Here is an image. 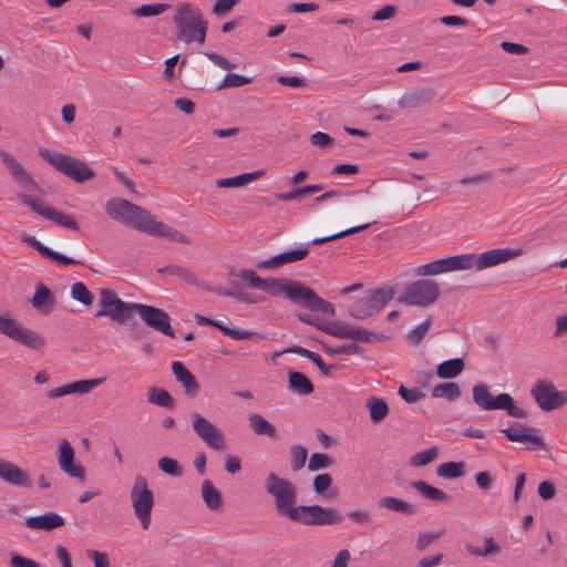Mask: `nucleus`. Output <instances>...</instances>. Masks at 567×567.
Instances as JSON below:
<instances>
[{
	"mask_svg": "<svg viewBox=\"0 0 567 567\" xmlns=\"http://www.w3.org/2000/svg\"><path fill=\"white\" fill-rule=\"evenodd\" d=\"M265 489L274 498L278 515L292 523L307 526L337 525L343 522L342 514L334 507L321 505H296L298 492L289 480L270 472L265 480Z\"/></svg>",
	"mask_w": 567,
	"mask_h": 567,
	"instance_id": "f257e3e1",
	"label": "nucleus"
},
{
	"mask_svg": "<svg viewBox=\"0 0 567 567\" xmlns=\"http://www.w3.org/2000/svg\"><path fill=\"white\" fill-rule=\"evenodd\" d=\"M106 214L124 226L140 230L153 237L166 238L181 244H189V238L177 229L157 221L145 208L121 197H113L105 204Z\"/></svg>",
	"mask_w": 567,
	"mask_h": 567,
	"instance_id": "f03ea898",
	"label": "nucleus"
},
{
	"mask_svg": "<svg viewBox=\"0 0 567 567\" xmlns=\"http://www.w3.org/2000/svg\"><path fill=\"white\" fill-rule=\"evenodd\" d=\"M522 249H512V248H495L482 254H463L455 255L445 258L446 270L455 271V270H468L475 269L476 271L484 270L489 267H494L504 262H507L512 259H515L522 256Z\"/></svg>",
	"mask_w": 567,
	"mask_h": 567,
	"instance_id": "7ed1b4c3",
	"label": "nucleus"
},
{
	"mask_svg": "<svg viewBox=\"0 0 567 567\" xmlns=\"http://www.w3.org/2000/svg\"><path fill=\"white\" fill-rule=\"evenodd\" d=\"M174 23L178 30L177 38L185 42L203 44L206 39L208 23L197 4L179 2L175 7Z\"/></svg>",
	"mask_w": 567,
	"mask_h": 567,
	"instance_id": "20e7f679",
	"label": "nucleus"
},
{
	"mask_svg": "<svg viewBox=\"0 0 567 567\" xmlns=\"http://www.w3.org/2000/svg\"><path fill=\"white\" fill-rule=\"evenodd\" d=\"M298 318L301 322L311 324L324 332H327L330 336L342 338V339H350L353 341L359 342H374V341H382L385 339V337L381 333H377L373 331H369L361 327H352L350 323L342 322V321H331L327 323L326 326H322L318 320L312 319L310 315L307 313H300L298 315Z\"/></svg>",
	"mask_w": 567,
	"mask_h": 567,
	"instance_id": "39448f33",
	"label": "nucleus"
},
{
	"mask_svg": "<svg viewBox=\"0 0 567 567\" xmlns=\"http://www.w3.org/2000/svg\"><path fill=\"white\" fill-rule=\"evenodd\" d=\"M39 155L75 183H84L95 177L94 171L80 158L62 153H51L48 148H40Z\"/></svg>",
	"mask_w": 567,
	"mask_h": 567,
	"instance_id": "423d86ee",
	"label": "nucleus"
},
{
	"mask_svg": "<svg viewBox=\"0 0 567 567\" xmlns=\"http://www.w3.org/2000/svg\"><path fill=\"white\" fill-rule=\"evenodd\" d=\"M286 298L311 311H319L328 316L336 315V308L331 302L320 298L313 289L298 280H291Z\"/></svg>",
	"mask_w": 567,
	"mask_h": 567,
	"instance_id": "0eeeda50",
	"label": "nucleus"
},
{
	"mask_svg": "<svg viewBox=\"0 0 567 567\" xmlns=\"http://www.w3.org/2000/svg\"><path fill=\"white\" fill-rule=\"evenodd\" d=\"M0 333L32 350H41L45 346L40 333L23 327L9 313L0 315Z\"/></svg>",
	"mask_w": 567,
	"mask_h": 567,
	"instance_id": "6e6552de",
	"label": "nucleus"
},
{
	"mask_svg": "<svg viewBox=\"0 0 567 567\" xmlns=\"http://www.w3.org/2000/svg\"><path fill=\"white\" fill-rule=\"evenodd\" d=\"M394 297L392 287H383L373 290L368 297L354 301L349 313L352 318L364 320L379 313Z\"/></svg>",
	"mask_w": 567,
	"mask_h": 567,
	"instance_id": "1a4fd4ad",
	"label": "nucleus"
},
{
	"mask_svg": "<svg viewBox=\"0 0 567 567\" xmlns=\"http://www.w3.org/2000/svg\"><path fill=\"white\" fill-rule=\"evenodd\" d=\"M131 501L135 516L141 522L143 529L147 530L151 525V513L154 506L153 492L147 486L143 475H136L131 489Z\"/></svg>",
	"mask_w": 567,
	"mask_h": 567,
	"instance_id": "9d476101",
	"label": "nucleus"
},
{
	"mask_svg": "<svg viewBox=\"0 0 567 567\" xmlns=\"http://www.w3.org/2000/svg\"><path fill=\"white\" fill-rule=\"evenodd\" d=\"M440 287L430 279H421L410 284L405 292L400 297V302L408 306L426 307L437 300Z\"/></svg>",
	"mask_w": 567,
	"mask_h": 567,
	"instance_id": "9b49d317",
	"label": "nucleus"
},
{
	"mask_svg": "<svg viewBox=\"0 0 567 567\" xmlns=\"http://www.w3.org/2000/svg\"><path fill=\"white\" fill-rule=\"evenodd\" d=\"M99 305L101 309L95 312V317H109L116 322H123L132 318V312L136 303L124 302L112 289H102Z\"/></svg>",
	"mask_w": 567,
	"mask_h": 567,
	"instance_id": "f8f14e48",
	"label": "nucleus"
},
{
	"mask_svg": "<svg viewBox=\"0 0 567 567\" xmlns=\"http://www.w3.org/2000/svg\"><path fill=\"white\" fill-rule=\"evenodd\" d=\"M530 395L545 412L561 408L567 403V391H558L553 382L538 379L530 389Z\"/></svg>",
	"mask_w": 567,
	"mask_h": 567,
	"instance_id": "ddd939ff",
	"label": "nucleus"
},
{
	"mask_svg": "<svg viewBox=\"0 0 567 567\" xmlns=\"http://www.w3.org/2000/svg\"><path fill=\"white\" fill-rule=\"evenodd\" d=\"M193 431L209 447L216 451L226 449V441L223 432L202 414H190Z\"/></svg>",
	"mask_w": 567,
	"mask_h": 567,
	"instance_id": "4468645a",
	"label": "nucleus"
},
{
	"mask_svg": "<svg viewBox=\"0 0 567 567\" xmlns=\"http://www.w3.org/2000/svg\"><path fill=\"white\" fill-rule=\"evenodd\" d=\"M238 277L246 281L249 287L260 289L271 296H285L292 279L289 278H261L251 269H244Z\"/></svg>",
	"mask_w": 567,
	"mask_h": 567,
	"instance_id": "2eb2a0df",
	"label": "nucleus"
},
{
	"mask_svg": "<svg viewBox=\"0 0 567 567\" xmlns=\"http://www.w3.org/2000/svg\"><path fill=\"white\" fill-rule=\"evenodd\" d=\"M134 311L138 313L143 322H145L155 331H158L167 337H175L174 329L171 326V318L168 313L163 309L156 308L154 306L137 303L134 306Z\"/></svg>",
	"mask_w": 567,
	"mask_h": 567,
	"instance_id": "dca6fc26",
	"label": "nucleus"
},
{
	"mask_svg": "<svg viewBox=\"0 0 567 567\" xmlns=\"http://www.w3.org/2000/svg\"><path fill=\"white\" fill-rule=\"evenodd\" d=\"M0 161L13 178L17 185L23 187L27 190H40L41 187L32 178V176L25 171V168L16 159V157L4 151L0 150Z\"/></svg>",
	"mask_w": 567,
	"mask_h": 567,
	"instance_id": "f3484780",
	"label": "nucleus"
},
{
	"mask_svg": "<svg viewBox=\"0 0 567 567\" xmlns=\"http://www.w3.org/2000/svg\"><path fill=\"white\" fill-rule=\"evenodd\" d=\"M75 451L65 439L59 443L58 464L62 472L72 478L85 480V470L81 464L74 463Z\"/></svg>",
	"mask_w": 567,
	"mask_h": 567,
	"instance_id": "a211bd4d",
	"label": "nucleus"
},
{
	"mask_svg": "<svg viewBox=\"0 0 567 567\" xmlns=\"http://www.w3.org/2000/svg\"><path fill=\"white\" fill-rule=\"evenodd\" d=\"M0 480L12 486H32L31 477L25 470L3 458H0Z\"/></svg>",
	"mask_w": 567,
	"mask_h": 567,
	"instance_id": "6ab92c4d",
	"label": "nucleus"
},
{
	"mask_svg": "<svg viewBox=\"0 0 567 567\" xmlns=\"http://www.w3.org/2000/svg\"><path fill=\"white\" fill-rule=\"evenodd\" d=\"M522 430L516 427H507L503 429L502 433L512 441V442H523L528 443L529 450H545V443L540 436L537 435V430L534 427H527L525 425H520Z\"/></svg>",
	"mask_w": 567,
	"mask_h": 567,
	"instance_id": "aec40b11",
	"label": "nucleus"
},
{
	"mask_svg": "<svg viewBox=\"0 0 567 567\" xmlns=\"http://www.w3.org/2000/svg\"><path fill=\"white\" fill-rule=\"evenodd\" d=\"M436 91L433 89L412 87L404 92L398 101L401 109H416L432 103L436 99Z\"/></svg>",
	"mask_w": 567,
	"mask_h": 567,
	"instance_id": "412c9836",
	"label": "nucleus"
},
{
	"mask_svg": "<svg viewBox=\"0 0 567 567\" xmlns=\"http://www.w3.org/2000/svg\"><path fill=\"white\" fill-rule=\"evenodd\" d=\"M104 379L79 380L72 383L54 388L48 392L50 399H58L69 394H86L102 384Z\"/></svg>",
	"mask_w": 567,
	"mask_h": 567,
	"instance_id": "4be33fe9",
	"label": "nucleus"
},
{
	"mask_svg": "<svg viewBox=\"0 0 567 567\" xmlns=\"http://www.w3.org/2000/svg\"><path fill=\"white\" fill-rule=\"evenodd\" d=\"M309 254L308 247H302L278 254L257 264L259 269H276L284 265L292 264L305 259Z\"/></svg>",
	"mask_w": 567,
	"mask_h": 567,
	"instance_id": "5701e85b",
	"label": "nucleus"
},
{
	"mask_svg": "<svg viewBox=\"0 0 567 567\" xmlns=\"http://www.w3.org/2000/svg\"><path fill=\"white\" fill-rule=\"evenodd\" d=\"M195 320L199 324H208L219 329L225 336L229 337L233 340H245L258 337L260 339H265V336L258 332L234 329L226 326L224 322L210 319L208 317L196 315Z\"/></svg>",
	"mask_w": 567,
	"mask_h": 567,
	"instance_id": "b1692460",
	"label": "nucleus"
},
{
	"mask_svg": "<svg viewBox=\"0 0 567 567\" xmlns=\"http://www.w3.org/2000/svg\"><path fill=\"white\" fill-rule=\"evenodd\" d=\"M30 529L51 532L64 525V518L54 512H47L43 515L31 516L24 520Z\"/></svg>",
	"mask_w": 567,
	"mask_h": 567,
	"instance_id": "393cba45",
	"label": "nucleus"
},
{
	"mask_svg": "<svg viewBox=\"0 0 567 567\" xmlns=\"http://www.w3.org/2000/svg\"><path fill=\"white\" fill-rule=\"evenodd\" d=\"M473 401L482 410L492 411L498 410L499 400L503 393L493 396L488 386L484 383L475 384L472 389Z\"/></svg>",
	"mask_w": 567,
	"mask_h": 567,
	"instance_id": "a878e982",
	"label": "nucleus"
},
{
	"mask_svg": "<svg viewBox=\"0 0 567 567\" xmlns=\"http://www.w3.org/2000/svg\"><path fill=\"white\" fill-rule=\"evenodd\" d=\"M172 370L176 380L182 384L185 393L195 396L199 392V383L194 374L179 361L172 363Z\"/></svg>",
	"mask_w": 567,
	"mask_h": 567,
	"instance_id": "bb28decb",
	"label": "nucleus"
},
{
	"mask_svg": "<svg viewBox=\"0 0 567 567\" xmlns=\"http://www.w3.org/2000/svg\"><path fill=\"white\" fill-rule=\"evenodd\" d=\"M157 271L165 276H177L181 280H183L184 282H186L188 285H192L195 287H200L206 290H213L212 288L204 286L198 280L196 275L190 269H188L186 267H183L179 265H168V266L158 268Z\"/></svg>",
	"mask_w": 567,
	"mask_h": 567,
	"instance_id": "cd10ccee",
	"label": "nucleus"
},
{
	"mask_svg": "<svg viewBox=\"0 0 567 567\" xmlns=\"http://www.w3.org/2000/svg\"><path fill=\"white\" fill-rule=\"evenodd\" d=\"M379 506L381 508L399 513L405 516H411L416 513V507L413 504L393 496L382 497L379 501Z\"/></svg>",
	"mask_w": 567,
	"mask_h": 567,
	"instance_id": "c85d7f7f",
	"label": "nucleus"
},
{
	"mask_svg": "<svg viewBox=\"0 0 567 567\" xmlns=\"http://www.w3.org/2000/svg\"><path fill=\"white\" fill-rule=\"evenodd\" d=\"M288 383L289 389L300 395H308L315 390L312 382L302 372L289 371Z\"/></svg>",
	"mask_w": 567,
	"mask_h": 567,
	"instance_id": "c756f323",
	"label": "nucleus"
},
{
	"mask_svg": "<svg viewBox=\"0 0 567 567\" xmlns=\"http://www.w3.org/2000/svg\"><path fill=\"white\" fill-rule=\"evenodd\" d=\"M465 368L462 358H454L440 363L436 368V375L441 379H454L458 377Z\"/></svg>",
	"mask_w": 567,
	"mask_h": 567,
	"instance_id": "7c9ffc66",
	"label": "nucleus"
},
{
	"mask_svg": "<svg viewBox=\"0 0 567 567\" xmlns=\"http://www.w3.org/2000/svg\"><path fill=\"white\" fill-rule=\"evenodd\" d=\"M202 497L205 505L212 511H218L223 506L221 493L209 480H205L202 484Z\"/></svg>",
	"mask_w": 567,
	"mask_h": 567,
	"instance_id": "2f4dec72",
	"label": "nucleus"
},
{
	"mask_svg": "<svg viewBox=\"0 0 567 567\" xmlns=\"http://www.w3.org/2000/svg\"><path fill=\"white\" fill-rule=\"evenodd\" d=\"M249 426L257 435H266L270 439L277 436L276 427L270 424L261 414L251 413L248 415Z\"/></svg>",
	"mask_w": 567,
	"mask_h": 567,
	"instance_id": "473e14b6",
	"label": "nucleus"
},
{
	"mask_svg": "<svg viewBox=\"0 0 567 567\" xmlns=\"http://www.w3.org/2000/svg\"><path fill=\"white\" fill-rule=\"evenodd\" d=\"M289 351L292 353H296L302 358H306L309 361H311L312 363H315L323 375H327V377L330 375L331 372L333 370H336V368H337V365H334V364L324 363L323 360L321 359V357L317 352H313L307 348L298 346V347H293Z\"/></svg>",
	"mask_w": 567,
	"mask_h": 567,
	"instance_id": "72a5a7b5",
	"label": "nucleus"
},
{
	"mask_svg": "<svg viewBox=\"0 0 567 567\" xmlns=\"http://www.w3.org/2000/svg\"><path fill=\"white\" fill-rule=\"evenodd\" d=\"M31 302L35 309L49 312L54 303V298L50 289L40 282L37 285Z\"/></svg>",
	"mask_w": 567,
	"mask_h": 567,
	"instance_id": "f704fd0d",
	"label": "nucleus"
},
{
	"mask_svg": "<svg viewBox=\"0 0 567 567\" xmlns=\"http://www.w3.org/2000/svg\"><path fill=\"white\" fill-rule=\"evenodd\" d=\"M411 486L427 499L443 503L450 499V496L445 492L427 484L425 481H414L411 483Z\"/></svg>",
	"mask_w": 567,
	"mask_h": 567,
	"instance_id": "c9c22d12",
	"label": "nucleus"
},
{
	"mask_svg": "<svg viewBox=\"0 0 567 567\" xmlns=\"http://www.w3.org/2000/svg\"><path fill=\"white\" fill-rule=\"evenodd\" d=\"M147 402L165 409H173L175 406V400L169 392L156 386L148 389Z\"/></svg>",
	"mask_w": 567,
	"mask_h": 567,
	"instance_id": "e433bc0d",
	"label": "nucleus"
},
{
	"mask_svg": "<svg viewBox=\"0 0 567 567\" xmlns=\"http://www.w3.org/2000/svg\"><path fill=\"white\" fill-rule=\"evenodd\" d=\"M262 175H264L262 171H255V172H251V173L240 174V175L235 176V177L217 179L216 181V185L218 187H220V188H225V187H239V186H244V185L248 184L249 182L258 179Z\"/></svg>",
	"mask_w": 567,
	"mask_h": 567,
	"instance_id": "4c0bfd02",
	"label": "nucleus"
},
{
	"mask_svg": "<svg viewBox=\"0 0 567 567\" xmlns=\"http://www.w3.org/2000/svg\"><path fill=\"white\" fill-rule=\"evenodd\" d=\"M432 398H443L447 401H455L461 395V389L457 383L445 382L435 385L431 390Z\"/></svg>",
	"mask_w": 567,
	"mask_h": 567,
	"instance_id": "58836bf2",
	"label": "nucleus"
},
{
	"mask_svg": "<svg viewBox=\"0 0 567 567\" xmlns=\"http://www.w3.org/2000/svg\"><path fill=\"white\" fill-rule=\"evenodd\" d=\"M370 417L373 423H379L389 414V405L383 399L370 398L367 402Z\"/></svg>",
	"mask_w": 567,
	"mask_h": 567,
	"instance_id": "ea45409f",
	"label": "nucleus"
},
{
	"mask_svg": "<svg viewBox=\"0 0 567 567\" xmlns=\"http://www.w3.org/2000/svg\"><path fill=\"white\" fill-rule=\"evenodd\" d=\"M18 199L22 204L29 206L34 213L39 214L40 216L47 219L51 215L49 212H52L54 209L52 207L45 206L41 199L24 193H19Z\"/></svg>",
	"mask_w": 567,
	"mask_h": 567,
	"instance_id": "a19ab883",
	"label": "nucleus"
},
{
	"mask_svg": "<svg viewBox=\"0 0 567 567\" xmlns=\"http://www.w3.org/2000/svg\"><path fill=\"white\" fill-rule=\"evenodd\" d=\"M463 462H445L437 466L436 474L441 477L454 480L464 475Z\"/></svg>",
	"mask_w": 567,
	"mask_h": 567,
	"instance_id": "79ce46f5",
	"label": "nucleus"
},
{
	"mask_svg": "<svg viewBox=\"0 0 567 567\" xmlns=\"http://www.w3.org/2000/svg\"><path fill=\"white\" fill-rule=\"evenodd\" d=\"M499 401L498 410H505L509 416L516 419H526L528 416V412L517 406L508 393H503Z\"/></svg>",
	"mask_w": 567,
	"mask_h": 567,
	"instance_id": "37998d69",
	"label": "nucleus"
},
{
	"mask_svg": "<svg viewBox=\"0 0 567 567\" xmlns=\"http://www.w3.org/2000/svg\"><path fill=\"white\" fill-rule=\"evenodd\" d=\"M308 451L303 445L295 444L290 446V466L292 472L300 471L307 461Z\"/></svg>",
	"mask_w": 567,
	"mask_h": 567,
	"instance_id": "c03bdc74",
	"label": "nucleus"
},
{
	"mask_svg": "<svg viewBox=\"0 0 567 567\" xmlns=\"http://www.w3.org/2000/svg\"><path fill=\"white\" fill-rule=\"evenodd\" d=\"M71 297L74 300L83 303L84 306L92 305L94 300L93 293L86 288V286L83 282L80 281L74 282L71 286Z\"/></svg>",
	"mask_w": 567,
	"mask_h": 567,
	"instance_id": "a18cd8bd",
	"label": "nucleus"
},
{
	"mask_svg": "<svg viewBox=\"0 0 567 567\" xmlns=\"http://www.w3.org/2000/svg\"><path fill=\"white\" fill-rule=\"evenodd\" d=\"M370 226H371L370 223L364 224V225H360V226H354V227L341 230L339 233H336V234H332V235H329V236L315 238V239L311 240V244L312 245H321V244H324V243H328V241H331V240L343 238L346 236H349V235L362 231V230L369 228Z\"/></svg>",
	"mask_w": 567,
	"mask_h": 567,
	"instance_id": "49530a36",
	"label": "nucleus"
},
{
	"mask_svg": "<svg viewBox=\"0 0 567 567\" xmlns=\"http://www.w3.org/2000/svg\"><path fill=\"white\" fill-rule=\"evenodd\" d=\"M437 457V449L431 447L415 453L410 458V465L413 467L425 466Z\"/></svg>",
	"mask_w": 567,
	"mask_h": 567,
	"instance_id": "de8ad7c7",
	"label": "nucleus"
},
{
	"mask_svg": "<svg viewBox=\"0 0 567 567\" xmlns=\"http://www.w3.org/2000/svg\"><path fill=\"white\" fill-rule=\"evenodd\" d=\"M431 324H432V317H429L421 324H419L417 327L412 329L406 336L409 343H411L413 346H419L421 343V341L424 339L429 329L431 328Z\"/></svg>",
	"mask_w": 567,
	"mask_h": 567,
	"instance_id": "09e8293b",
	"label": "nucleus"
},
{
	"mask_svg": "<svg viewBox=\"0 0 567 567\" xmlns=\"http://www.w3.org/2000/svg\"><path fill=\"white\" fill-rule=\"evenodd\" d=\"M333 465V460L324 453H313L308 462V471L316 472Z\"/></svg>",
	"mask_w": 567,
	"mask_h": 567,
	"instance_id": "8fccbe9b",
	"label": "nucleus"
},
{
	"mask_svg": "<svg viewBox=\"0 0 567 567\" xmlns=\"http://www.w3.org/2000/svg\"><path fill=\"white\" fill-rule=\"evenodd\" d=\"M158 468L167 475L178 477L183 474V470L178 462L172 457L164 456L157 462Z\"/></svg>",
	"mask_w": 567,
	"mask_h": 567,
	"instance_id": "3c124183",
	"label": "nucleus"
},
{
	"mask_svg": "<svg viewBox=\"0 0 567 567\" xmlns=\"http://www.w3.org/2000/svg\"><path fill=\"white\" fill-rule=\"evenodd\" d=\"M51 215L48 219L54 221L55 224L72 229V230H79V223L73 218V216L60 213L55 209L52 212H49Z\"/></svg>",
	"mask_w": 567,
	"mask_h": 567,
	"instance_id": "603ef678",
	"label": "nucleus"
},
{
	"mask_svg": "<svg viewBox=\"0 0 567 567\" xmlns=\"http://www.w3.org/2000/svg\"><path fill=\"white\" fill-rule=\"evenodd\" d=\"M169 8L165 3L144 4L133 11L135 17H155L164 13Z\"/></svg>",
	"mask_w": 567,
	"mask_h": 567,
	"instance_id": "864d4df0",
	"label": "nucleus"
},
{
	"mask_svg": "<svg viewBox=\"0 0 567 567\" xmlns=\"http://www.w3.org/2000/svg\"><path fill=\"white\" fill-rule=\"evenodd\" d=\"M447 272L445 258L422 265L417 269V274L422 276H435Z\"/></svg>",
	"mask_w": 567,
	"mask_h": 567,
	"instance_id": "5fc2aeb1",
	"label": "nucleus"
},
{
	"mask_svg": "<svg viewBox=\"0 0 567 567\" xmlns=\"http://www.w3.org/2000/svg\"><path fill=\"white\" fill-rule=\"evenodd\" d=\"M252 79L236 73H228L219 84L218 89L239 87L251 83Z\"/></svg>",
	"mask_w": 567,
	"mask_h": 567,
	"instance_id": "6e6d98bb",
	"label": "nucleus"
},
{
	"mask_svg": "<svg viewBox=\"0 0 567 567\" xmlns=\"http://www.w3.org/2000/svg\"><path fill=\"white\" fill-rule=\"evenodd\" d=\"M399 395L409 404L415 403L425 396V393L417 388H406L401 385L398 390Z\"/></svg>",
	"mask_w": 567,
	"mask_h": 567,
	"instance_id": "4d7b16f0",
	"label": "nucleus"
},
{
	"mask_svg": "<svg viewBox=\"0 0 567 567\" xmlns=\"http://www.w3.org/2000/svg\"><path fill=\"white\" fill-rule=\"evenodd\" d=\"M444 530L420 533L416 540V548L424 550L433 540L440 538Z\"/></svg>",
	"mask_w": 567,
	"mask_h": 567,
	"instance_id": "13d9d810",
	"label": "nucleus"
},
{
	"mask_svg": "<svg viewBox=\"0 0 567 567\" xmlns=\"http://www.w3.org/2000/svg\"><path fill=\"white\" fill-rule=\"evenodd\" d=\"M44 258L55 261L60 266L80 265L81 264V261L70 258V257H66L65 255L54 251L50 248L48 249V252Z\"/></svg>",
	"mask_w": 567,
	"mask_h": 567,
	"instance_id": "bf43d9fd",
	"label": "nucleus"
},
{
	"mask_svg": "<svg viewBox=\"0 0 567 567\" xmlns=\"http://www.w3.org/2000/svg\"><path fill=\"white\" fill-rule=\"evenodd\" d=\"M332 477L328 473L318 474L313 478V489L317 494H323L324 491L331 485Z\"/></svg>",
	"mask_w": 567,
	"mask_h": 567,
	"instance_id": "052dcab7",
	"label": "nucleus"
},
{
	"mask_svg": "<svg viewBox=\"0 0 567 567\" xmlns=\"http://www.w3.org/2000/svg\"><path fill=\"white\" fill-rule=\"evenodd\" d=\"M10 566L11 567H40V565L35 560L23 557L18 553H11Z\"/></svg>",
	"mask_w": 567,
	"mask_h": 567,
	"instance_id": "680f3d73",
	"label": "nucleus"
},
{
	"mask_svg": "<svg viewBox=\"0 0 567 567\" xmlns=\"http://www.w3.org/2000/svg\"><path fill=\"white\" fill-rule=\"evenodd\" d=\"M239 2L240 0H216L213 12L217 16L226 14Z\"/></svg>",
	"mask_w": 567,
	"mask_h": 567,
	"instance_id": "e2e57ef3",
	"label": "nucleus"
},
{
	"mask_svg": "<svg viewBox=\"0 0 567 567\" xmlns=\"http://www.w3.org/2000/svg\"><path fill=\"white\" fill-rule=\"evenodd\" d=\"M330 354H360L362 348L357 343H348L336 348L328 349Z\"/></svg>",
	"mask_w": 567,
	"mask_h": 567,
	"instance_id": "0e129e2a",
	"label": "nucleus"
},
{
	"mask_svg": "<svg viewBox=\"0 0 567 567\" xmlns=\"http://www.w3.org/2000/svg\"><path fill=\"white\" fill-rule=\"evenodd\" d=\"M205 55L217 66H219L223 70L231 71L235 69V64H233L230 61H228L223 55H219L214 52H206Z\"/></svg>",
	"mask_w": 567,
	"mask_h": 567,
	"instance_id": "69168bd1",
	"label": "nucleus"
},
{
	"mask_svg": "<svg viewBox=\"0 0 567 567\" xmlns=\"http://www.w3.org/2000/svg\"><path fill=\"white\" fill-rule=\"evenodd\" d=\"M348 517L359 525H367L372 520L371 514L369 512L359 509L349 512Z\"/></svg>",
	"mask_w": 567,
	"mask_h": 567,
	"instance_id": "338daca9",
	"label": "nucleus"
},
{
	"mask_svg": "<svg viewBox=\"0 0 567 567\" xmlns=\"http://www.w3.org/2000/svg\"><path fill=\"white\" fill-rule=\"evenodd\" d=\"M87 556L93 559L94 567H110V561L106 554L90 549L87 550Z\"/></svg>",
	"mask_w": 567,
	"mask_h": 567,
	"instance_id": "774afa93",
	"label": "nucleus"
}]
</instances>
